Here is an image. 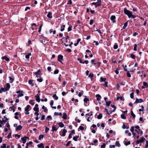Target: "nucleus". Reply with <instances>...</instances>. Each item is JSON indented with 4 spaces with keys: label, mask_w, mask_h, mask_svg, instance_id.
I'll return each mask as SVG.
<instances>
[{
    "label": "nucleus",
    "mask_w": 148,
    "mask_h": 148,
    "mask_svg": "<svg viewBox=\"0 0 148 148\" xmlns=\"http://www.w3.org/2000/svg\"><path fill=\"white\" fill-rule=\"evenodd\" d=\"M124 70L127 71V74H130V72L133 71V70L131 68V66L129 65V66L127 67L126 65H125V66H123Z\"/></svg>",
    "instance_id": "obj_1"
},
{
    "label": "nucleus",
    "mask_w": 148,
    "mask_h": 148,
    "mask_svg": "<svg viewBox=\"0 0 148 148\" xmlns=\"http://www.w3.org/2000/svg\"><path fill=\"white\" fill-rule=\"evenodd\" d=\"M124 13L128 16L129 18H130L132 15V12L125 8L124 9Z\"/></svg>",
    "instance_id": "obj_2"
},
{
    "label": "nucleus",
    "mask_w": 148,
    "mask_h": 148,
    "mask_svg": "<svg viewBox=\"0 0 148 148\" xmlns=\"http://www.w3.org/2000/svg\"><path fill=\"white\" fill-rule=\"evenodd\" d=\"M30 108L31 109V106L29 105H27L26 107L25 108V110L26 112H25V114L26 115H28L29 114V108Z\"/></svg>",
    "instance_id": "obj_3"
},
{
    "label": "nucleus",
    "mask_w": 148,
    "mask_h": 148,
    "mask_svg": "<svg viewBox=\"0 0 148 148\" xmlns=\"http://www.w3.org/2000/svg\"><path fill=\"white\" fill-rule=\"evenodd\" d=\"M5 118H6V120L3 119V120L1 121L0 120V124L3 125L6 122H7L8 120V119H7L6 116H3V119H5Z\"/></svg>",
    "instance_id": "obj_4"
},
{
    "label": "nucleus",
    "mask_w": 148,
    "mask_h": 148,
    "mask_svg": "<svg viewBox=\"0 0 148 148\" xmlns=\"http://www.w3.org/2000/svg\"><path fill=\"white\" fill-rule=\"evenodd\" d=\"M89 100L87 98V97L86 96L85 98L84 99V105L85 106H87L89 105V104H87V101H89Z\"/></svg>",
    "instance_id": "obj_5"
},
{
    "label": "nucleus",
    "mask_w": 148,
    "mask_h": 148,
    "mask_svg": "<svg viewBox=\"0 0 148 148\" xmlns=\"http://www.w3.org/2000/svg\"><path fill=\"white\" fill-rule=\"evenodd\" d=\"M27 139H29V137L27 136H25L21 138V140L23 144H25L26 142Z\"/></svg>",
    "instance_id": "obj_6"
},
{
    "label": "nucleus",
    "mask_w": 148,
    "mask_h": 148,
    "mask_svg": "<svg viewBox=\"0 0 148 148\" xmlns=\"http://www.w3.org/2000/svg\"><path fill=\"white\" fill-rule=\"evenodd\" d=\"M143 100L141 99H138V98H136L135 101L134 102V103H135L136 104L141 103L142 102H143Z\"/></svg>",
    "instance_id": "obj_7"
},
{
    "label": "nucleus",
    "mask_w": 148,
    "mask_h": 148,
    "mask_svg": "<svg viewBox=\"0 0 148 148\" xmlns=\"http://www.w3.org/2000/svg\"><path fill=\"white\" fill-rule=\"evenodd\" d=\"M38 104H36L35 105V107L34 108L33 110L34 111L36 112H39V109L38 107Z\"/></svg>",
    "instance_id": "obj_8"
},
{
    "label": "nucleus",
    "mask_w": 148,
    "mask_h": 148,
    "mask_svg": "<svg viewBox=\"0 0 148 148\" xmlns=\"http://www.w3.org/2000/svg\"><path fill=\"white\" fill-rule=\"evenodd\" d=\"M35 97L36 98V100L38 102H39L40 101V95L38 94L36 95Z\"/></svg>",
    "instance_id": "obj_9"
},
{
    "label": "nucleus",
    "mask_w": 148,
    "mask_h": 148,
    "mask_svg": "<svg viewBox=\"0 0 148 148\" xmlns=\"http://www.w3.org/2000/svg\"><path fill=\"white\" fill-rule=\"evenodd\" d=\"M67 132V131L65 129H63L62 131V134L61 136H64L66 135V133Z\"/></svg>",
    "instance_id": "obj_10"
},
{
    "label": "nucleus",
    "mask_w": 148,
    "mask_h": 148,
    "mask_svg": "<svg viewBox=\"0 0 148 148\" xmlns=\"http://www.w3.org/2000/svg\"><path fill=\"white\" fill-rule=\"evenodd\" d=\"M22 128V127L21 125H19L18 126H17L16 128V131H17L18 130H21V129Z\"/></svg>",
    "instance_id": "obj_11"
},
{
    "label": "nucleus",
    "mask_w": 148,
    "mask_h": 148,
    "mask_svg": "<svg viewBox=\"0 0 148 148\" xmlns=\"http://www.w3.org/2000/svg\"><path fill=\"white\" fill-rule=\"evenodd\" d=\"M115 18L116 17L114 15H112L110 17L111 20L113 21V22L114 23L115 22Z\"/></svg>",
    "instance_id": "obj_12"
},
{
    "label": "nucleus",
    "mask_w": 148,
    "mask_h": 148,
    "mask_svg": "<svg viewBox=\"0 0 148 148\" xmlns=\"http://www.w3.org/2000/svg\"><path fill=\"white\" fill-rule=\"evenodd\" d=\"M37 146L38 147L40 148H44L45 147L44 144L43 143H41L39 144Z\"/></svg>",
    "instance_id": "obj_13"
},
{
    "label": "nucleus",
    "mask_w": 148,
    "mask_h": 148,
    "mask_svg": "<svg viewBox=\"0 0 148 148\" xmlns=\"http://www.w3.org/2000/svg\"><path fill=\"white\" fill-rule=\"evenodd\" d=\"M62 118L64 120L66 119L67 117V115L66 113H63V116H62Z\"/></svg>",
    "instance_id": "obj_14"
},
{
    "label": "nucleus",
    "mask_w": 148,
    "mask_h": 148,
    "mask_svg": "<svg viewBox=\"0 0 148 148\" xmlns=\"http://www.w3.org/2000/svg\"><path fill=\"white\" fill-rule=\"evenodd\" d=\"M63 57L61 55H59L58 56V60L59 61H60V60H61L63 59Z\"/></svg>",
    "instance_id": "obj_15"
},
{
    "label": "nucleus",
    "mask_w": 148,
    "mask_h": 148,
    "mask_svg": "<svg viewBox=\"0 0 148 148\" xmlns=\"http://www.w3.org/2000/svg\"><path fill=\"white\" fill-rule=\"evenodd\" d=\"M10 88V84L8 83L6 84V87L5 88V90H6L7 91H8L9 90Z\"/></svg>",
    "instance_id": "obj_16"
},
{
    "label": "nucleus",
    "mask_w": 148,
    "mask_h": 148,
    "mask_svg": "<svg viewBox=\"0 0 148 148\" xmlns=\"http://www.w3.org/2000/svg\"><path fill=\"white\" fill-rule=\"evenodd\" d=\"M79 137V136L78 135H76L73 137V139L75 141H77L78 138Z\"/></svg>",
    "instance_id": "obj_17"
},
{
    "label": "nucleus",
    "mask_w": 148,
    "mask_h": 148,
    "mask_svg": "<svg viewBox=\"0 0 148 148\" xmlns=\"http://www.w3.org/2000/svg\"><path fill=\"white\" fill-rule=\"evenodd\" d=\"M28 83L31 85L32 86H34V84L33 83V81L32 80L29 79L28 81Z\"/></svg>",
    "instance_id": "obj_18"
},
{
    "label": "nucleus",
    "mask_w": 148,
    "mask_h": 148,
    "mask_svg": "<svg viewBox=\"0 0 148 148\" xmlns=\"http://www.w3.org/2000/svg\"><path fill=\"white\" fill-rule=\"evenodd\" d=\"M44 135L43 134H40L38 137V139L40 140H41L44 137Z\"/></svg>",
    "instance_id": "obj_19"
},
{
    "label": "nucleus",
    "mask_w": 148,
    "mask_h": 148,
    "mask_svg": "<svg viewBox=\"0 0 148 148\" xmlns=\"http://www.w3.org/2000/svg\"><path fill=\"white\" fill-rule=\"evenodd\" d=\"M47 16L49 18H51L52 17L51 13V12H49Z\"/></svg>",
    "instance_id": "obj_20"
},
{
    "label": "nucleus",
    "mask_w": 148,
    "mask_h": 148,
    "mask_svg": "<svg viewBox=\"0 0 148 148\" xmlns=\"http://www.w3.org/2000/svg\"><path fill=\"white\" fill-rule=\"evenodd\" d=\"M58 125L61 127H63L64 126V125L62 122L58 123Z\"/></svg>",
    "instance_id": "obj_21"
},
{
    "label": "nucleus",
    "mask_w": 148,
    "mask_h": 148,
    "mask_svg": "<svg viewBox=\"0 0 148 148\" xmlns=\"http://www.w3.org/2000/svg\"><path fill=\"white\" fill-rule=\"evenodd\" d=\"M2 59H5L6 61H9L10 59L9 58H8L6 56H4L2 57L1 58Z\"/></svg>",
    "instance_id": "obj_22"
},
{
    "label": "nucleus",
    "mask_w": 148,
    "mask_h": 148,
    "mask_svg": "<svg viewBox=\"0 0 148 148\" xmlns=\"http://www.w3.org/2000/svg\"><path fill=\"white\" fill-rule=\"evenodd\" d=\"M102 113H100L97 116V118L98 119H101L102 117Z\"/></svg>",
    "instance_id": "obj_23"
},
{
    "label": "nucleus",
    "mask_w": 148,
    "mask_h": 148,
    "mask_svg": "<svg viewBox=\"0 0 148 148\" xmlns=\"http://www.w3.org/2000/svg\"><path fill=\"white\" fill-rule=\"evenodd\" d=\"M145 140V139L143 137H142L141 139L139 140L140 143H143Z\"/></svg>",
    "instance_id": "obj_24"
},
{
    "label": "nucleus",
    "mask_w": 148,
    "mask_h": 148,
    "mask_svg": "<svg viewBox=\"0 0 148 148\" xmlns=\"http://www.w3.org/2000/svg\"><path fill=\"white\" fill-rule=\"evenodd\" d=\"M57 130V129L55 125H53L52 127V131L53 132L56 131Z\"/></svg>",
    "instance_id": "obj_25"
},
{
    "label": "nucleus",
    "mask_w": 148,
    "mask_h": 148,
    "mask_svg": "<svg viewBox=\"0 0 148 148\" xmlns=\"http://www.w3.org/2000/svg\"><path fill=\"white\" fill-rule=\"evenodd\" d=\"M115 145L116 146H117L119 147H120L121 146V145L119 143V142L117 141L116 142Z\"/></svg>",
    "instance_id": "obj_26"
},
{
    "label": "nucleus",
    "mask_w": 148,
    "mask_h": 148,
    "mask_svg": "<svg viewBox=\"0 0 148 148\" xmlns=\"http://www.w3.org/2000/svg\"><path fill=\"white\" fill-rule=\"evenodd\" d=\"M106 79L105 78L101 77L100 82H105V81H106Z\"/></svg>",
    "instance_id": "obj_27"
},
{
    "label": "nucleus",
    "mask_w": 148,
    "mask_h": 148,
    "mask_svg": "<svg viewBox=\"0 0 148 148\" xmlns=\"http://www.w3.org/2000/svg\"><path fill=\"white\" fill-rule=\"evenodd\" d=\"M56 100H58V97L57 96L56 94L53 95L52 96Z\"/></svg>",
    "instance_id": "obj_28"
},
{
    "label": "nucleus",
    "mask_w": 148,
    "mask_h": 148,
    "mask_svg": "<svg viewBox=\"0 0 148 148\" xmlns=\"http://www.w3.org/2000/svg\"><path fill=\"white\" fill-rule=\"evenodd\" d=\"M9 79L10 81V82L11 83H12L13 82V81H14V78L11 77H9Z\"/></svg>",
    "instance_id": "obj_29"
},
{
    "label": "nucleus",
    "mask_w": 148,
    "mask_h": 148,
    "mask_svg": "<svg viewBox=\"0 0 148 148\" xmlns=\"http://www.w3.org/2000/svg\"><path fill=\"white\" fill-rule=\"evenodd\" d=\"M106 105L108 107L109 106H110V104L111 103V101H106Z\"/></svg>",
    "instance_id": "obj_30"
},
{
    "label": "nucleus",
    "mask_w": 148,
    "mask_h": 148,
    "mask_svg": "<svg viewBox=\"0 0 148 148\" xmlns=\"http://www.w3.org/2000/svg\"><path fill=\"white\" fill-rule=\"evenodd\" d=\"M131 115L132 116L133 118H135L136 117L133 111L131 110Z\"/></svg>",
    "instance_id": "obj_31"
},
{
    "label": "nucleus",
    "mask_w": 148,
    "mask_h": 148,
    "mask_svg": "<svg viewBox=\"0 0 148 148\" xmlns=\"http://www.w3.org/2000/svg\"><path fill=\"white\" fill-rule=\"evenodd\" d=\"M88 75V77H90L91 80H92V78L94 76V75Z\"/></svg>",
    "instance_id": "obj_32"
},
{
    "label": "nucleus",
    "mask_w": 148,
    "mask_h": 148,
    "mask_svg": "<svg viewBox=\"0 0 148 148\" xmlns=\"http://www.w3.org/2000/svg\"><path fill=\"white\" fill-rule=\"evenodd\" d=\"M34 101V100H29V103L32 105H34V103L33 102V101Z\"/></svg>",
    "instance_id": "obj_33"
},
{
    "label": "nucleus",
    "mask_w": 148,
    "mask_h": 148,
    "mask_svg": "<svg viewBox=\"0 0 148 148\" xmlns=\"http://www.w3.org/2000/svg\"><path fill=\"white\" fill-rule=\"evenodd\" d=\"M31 53H28L27 55L25 56V58L27 59H28L29 58V56L31 55Z\"/></svg>",
    "instance_id": "obj_34"
},
{
    "label": "nucleus",
    "mask_w": 148,
    "mask_h": 148,
    "mask_svg": "<svg viewBox=\"0 0 148 148\" xmlns=\"http://www.w3.org/2000/svg\"><path fill=\"white\" fill-rule=\"evenodd\" d=\"M128 21H127V22H126L124 23V25L123 27V29H125L126 28V27L127 26Z\"/></svg>",
    "instance_id": "obj_35"
},
{
    "label": "nucleus",
    "mask_w": 148,
    "mask_h": 148,
    "mask_svg": "<svg viewBox=\"0 0 148 148\" xmlns=\"http://www.w3.org/2000/svg\"><path fill=\"white\" fill-rule=\"evenodd\" d=\"M6 144L5 143L3 144V145L1 146V148H6Z\"/></svg>",
    "instance_id": "obj_36"
},
{
    "label": "nucleus",
    "mask_w": 148,
    "mask_h": 148,
    "mask_svg": "<svg viewBox=\"0 0 148 148\" xmlns=\"http://www.w3.org/2000/svg\"><path fill=\"white\" fill-rule=\"evenodd\" d=\"M121 118L123 119H126V117L123 114H121Z\"/></svg>",
    "instance_id": "obj_37"
},
{
    "label": "nucleus",
    "mask_w": 148,
    "mask_h": 148,
    "mask_svg": "<svg viewBox=\"0 0 148 148\" xmlns=\"http://www.w3.org/2000/svg\"><path fill=\"white\" fill-rule=\"evenodd\" d=\"M143 84L144 86H145L146 87L148 88V84L147 83L145 82H143Z\"/></svg>",
    "instance_id": "obj_38"
},
{
    "label": "nucleus",
    "mask_w": 148,
    "mask_h": 148,
    "mask_svg": "<svg viewBox=\"0 0 148 148\" xmlns=\"http://www.w3.org/2000/svg\"><path fill=\"white\" fill-rule=\"evenodd\" d=\"M83 93H84L83 91L82 90V91L81 92L79 93L78 95V96L79 97H81L82 96V95L83 94Z\"/></svg>",
    "instance_id": "obj_39"
},
{
    "label": "nucleus",
    "mask_w": 148,
    "mask_h": 148,
    "mask_svg": "<svg viewBox=\"0 0 148 148\" xmlns=\"http://www.w3.org/2000/svg\"><path fill=\"white\" fill-rule=\"evenodd\" d=\"M134 93L133 92H132L130 94V97L131 99H133L134 98Z\"/></svg>",
    "instance_id": "obj_40"
},
{
    "label": "nucleus",
    "mask_w": 148,
    "mask_h": 148,
    "mask_svg": "<svg viewBox=\"0 0 148 148\" xmlns=\"http://www.w3.org/2000/svg\"><path fill=\"white\" fill-rule=\"evenodd\" d=\"M134 127L133 126H132L131 127V129H130V130L132 132H134V131L135 130H134Z\"/></svg>",
    "instance_id": "obj_41"
},
{
    "label": "nucleus",
    "mask_w": 148,
    "mask_h": 148,
    "mask_svg": "<svg viewBox=\"0 0 148 148\" xmlns=\"http://www.w3.org/2000/svg\"><path fill=\"white\" fill-rule=\"evenodd\" d=\"M81 40V39H78L77 40V42L76 43H75L74 44V45L75 46H76L78 44V43Z\"/></svg>",
    "instance_id": "obj_42"
},
{
    "label": "nucleus",
    "mask_w": 148,
    "mask_h": 148,
    "mask_svg": "<svg viewBox=\"0 0 148 148\" xmlns=\"http://www.w3.org/2000/svg\"><path fill=\"white\" fill-rule=\"evenodd\" d=\"M12 132H10L9 133V134L8 135L7 137L8 138H10L11 136Z\"/></svg>",
    "instance_id": "obj_43"
},
{
    "label": "nucleus",
    "mask_w": 148,
    "mask_h": 148,
    "mask_svg": "<svg viewBox=\"0 0 148 148\" xmlns=\"http://www.w3.org/2000/svg\"><path fill=\"white\" fill-rule=\"evenodd\" d=\"M23 96V93H21L20 94L18 95L17 97L19 98V97H21Z\"/></svg>",
    "instance_id": "obj_44"
},
{
    "label": "nucleus",
    "mask_w": 148,
    "mask_h": 148,
    "mask_svg": "<svg viewBox=\"0 0 148 148\" xmlns=\"http://www.w3.org/2000/svg\"><path fill=\"white\" fill-rule=\"evenodd\" d=\"M79 129L82 131H83L84 130V128L82 126H80L79 127Z\"/></svg>",
    "instance_id": "obj_45"
},
{
    "label": "nucleus",
    "mask_w": 148,
    "mask_h": 148,
    "mask_svg": "<svg viewBox=\"0 0 148 148\" xmlns=\"http://www.w3.org/2000/svg\"><path fill=\"white\" fill-rule=\"evenodd\" d=\"M136 129H137L139 131H140V127L138 125H136L135 127Z\"/></svg>",
    "instance_id": "obj_46"
},
{
    "label": "nucleus",
    "mask_w": 148,
    "mask_h": 148,
    "mask_svg": "<svg viewBox=\"0 0 148 148\" xmlns=\"http://www.w3.org/2000/svg\"><path fill=\"white\" fill-rule=\"evenodd\" d=\"M37 81L39 82H41L42 81V78H38L37 79Z\"/></svg>",
    "instance_id": "obj_47"
},
{
    "label": "nucleus",
    "mask_w": 148,
    "mask_h": 148,
    "mask_svg": "<svg viewBox=\"0 0 148 148\" xmlns=\"http://www.w3.org/2000/svg\"><path fill=\"white\" fill-rule=\"evenodd\" d=\"M125 145L126 146H127L129 145L130 144V141H128L127 143H126V142H125Z\"/></svg>",
    "instance_id": "obj_48"
},
{
    "label": "nucleus",
    "mask_w": 148,
    "mask_h": 148,
    "mask_svg": "<svg viewBox=\"0 0 148 148\" xmlns=\"http://www.w3.org/2000/svg\"><path fill=\"white\" fill-rule=\"evenodd\" d=\"M106 146V143H103L102 145H101V148H105Z\"/></svg>",
    "instance_id": "obj_49"
},
{
    "label": "nucleus",
    "mask_w": 148,
    "mask_h": 148,
    "mask_svg": "<svg viewBox=\"0 0 148 148\" xmlns=\"http://www.w3.org/2000/svg\"><path fill=\"white\" fill-rule=\"evenodd\" d=\"M49 130V128L47 127H46L45 129V132L47 133Z\"/></svg>",
    "instance_id": "obj_50"
},
{
    "label": "nucleus",
    "mask_w": 148,
    "mask_h": 148,
    "mask_svg": "<svg viewBox=\"0 0 148 148\" xmlns=\"http://www.w3.org/2000/svg\"><path fill=\"white\" fill-rule=\"evenodd\" d=\"M1 91H2V92L3 91L4 92H5L6 91H7L6 90H5V88H3V87L1 88Z\"/></svg>",
    "instance_id": "obj_51"
},
{
    "label": "nucleus",
    "mask_w": 148,
    "mask_h": 148,
    "mask_svg": "<svg viewBox=\"0 0 148 148\" xmlns=\"http://www.w3.org/2000/svg\"><path fill=\"white\" fill-rule=\"evenodd\" d=\"M125 82H119V84H120L121 85H124L125 84Z\"/></svg>",
    "instance_id": "obj_52"
},
{
    "label": "nucleus",
    "mask_w": 148,
    "mask_h": 148,
    "mask_svg": "<svg viewBox=\"0 0 148 148\" xmlns=\"http://www.w3.org/2000/svg\"><path fill=\"white\" fill-rule=\"evenodd\" d=\"M130 56L131 58L133 59H134L135 58V56L132 54H131Z\"/></svg>",
    "instance_id": "obj_53"
},
{
    "label": "nucleus",
    "mask_w": 148,
    "mask_h": 148,
    "mask_svg": "<svg viewBox=\"0 0 148 148\" xmlns=\"http://www.w3.org/2000/svg\"><path fill=\"white\" fill-rule=\"evenodd\" d=\"M6 126H7V127L8 128V129L9 130L10 129V125L9 124V123H6Z\"/></svg>",
    "instance_id": "obj_54"
},
{
    "label": "nucleus",
    "mask_w": 148,
    "mask_h": 148,
    "mask_svg": "<svg viewBox=\"0 0 148 148\" xmlns=\"http://www.w3.org/2000/svg\"><path fill=\"white\" fill-rule=\"evenodd\" d=\"M71 142V141H69L66 144V147L69 146Z\"/></svg>",
    "instance_id": "obj_55"
},
{
    "label": "nucleus",
    "mask_w": 148,
    "mask_h": 148,
    "mask_svg": "<svg viewBox=\"0 0 148 148\" xmlns=\"http://www.w3.org/2000/svg\"><path fill=\"white\" fill-rule=\"evenodd\" d=\"M53 103H54V102H53V100H51V102L50 103V106H53Z\"/></svg>",
    "instance_id": "obj_56"
},
{
    "label": "nucleus",
    "mask_w": 148,
    "mask_h": 148,
    "mask_svg": "<svg viewBox=\"0 0 148 148\" xmlns=\"http://www.w3.org/2000/svg\"><path fill=\"white\" fill-rule=\"evenodd\" d=\"M137 45H136V44H135L134 45V51H136V50H137Z\"/></svg>",
    "instance_id": "obj_57"
},
{
    "label": "nucleus",
    "mask_w": 148,
    "mask_h": 148,
    "mask_svg": "<svg viewBox=\"0 0 148 148\" xmlns=\"http://www.w3.org/2000/svg\"><path fill=\"white\" fill-rule=\"evenodd\" d=\"M45 115H43L42 116H41V119L42 120H44V119H45Z\"/></svg>",
    "instance_id": "obj_58"
},
{
    "label": "nucleus",
    "mask_w": 148,
    "mask_h": 148,
    "mask_svg": "<svg viewBox=\"0 0 148 148\" xmlns=\"http://www.w3.org/2000/svg\"><path fill=\"white\" fill-rule=\"evenodd\" d=\"M139 120L141 121L142 122V123H143L144 122V121L143 120V118L141 117H140V118H139Z\"/></svg>",
    "instance_id": "obj_59"
},
{
    "label": "nucleus",
    "mask_w": 148,
    "mask_h": 148,
    "mask_svg": "<svg viewBox=\"0 0 148 148\" xmlns=\"http://www.w3.org/2000/svg\"><path fill=\"white\" fill-rule=\"evenodd\" d=\"M71 28H72L71 26H70L68 28V32H69L71 30V29H72Z\"/></svg>",
    "instance_id": "obj_60"
},
{
    "label": "nucleus",
    "mask_w": 148,
    "mask_h": 148,
    "mask_svg": "<svg viewBox=\"0 0 148 148\" xmlns=\"http://www.w3.org/2000/svg\"><path fill=\"white\" fill-rule=\"evenodd\" d=\"M33 143L32 141H30L29 142H27L26 143V144L27 145H32Z\"/></svg>",
    "instance_id": "obj_61"
},
{
    "label": "nucleus",
    "mask_w": 148,
    "mask_h": 148,
    "mask_svg": "<svg viewBox=\"0 0 148 148\" xmlns=\"http://www.w3.org/2000/svg\"><path fill=\"white\" fill-rule=\"evenodd\" d=\"M104 82H105V83L104 84H103V85H105L106 87H108L107 84H108V82L105 81Z\"/></svg>",
    "instance_id": "obj_62"
},
{
    "label": "nucleus",
    "mask_w": 148,
    "mask_h": 148,
    "mask_svg": "<svg viewBox=\"0 0 148 148\" xmlns=\"http://www.w3.org/2000/svg\"><path fill=\"white\" fill-rule=\"evenodd\" d=\"M72 137V134L71 133L69 134L68 138L69 139L71 138Z\"/></svg>",
    "instance_id": "obj_63"
},
{
    "label": "nucleus",
    "mask_w": 148,
    "mask_h": 148,
    "mask_svg": "<svg viewBox=\"0 0 148 148\" xmlns=\"http://www.w3.org/2000/svg\"><path fill=\"white\" fill-rule=\"evenodd\" d=\"M115 145H110L109 146V148H114L115 147Z\"/></svg>",
    "instance_id": "obj_64"
}]
</instances>
